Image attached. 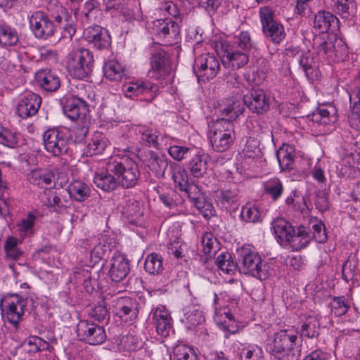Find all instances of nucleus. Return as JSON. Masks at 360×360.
Returning a JSON list of instances; mask_svg holds the SVG:
<instances>
[{"label":"nucleus","mask_w":360,"mask_h":360,"mask_svg":"<svg viewBox=\"0 0 360 360\" xmlns=\"http://www.w3.org/2000/svg\"><path fill=\"white\" fill-rule=\"evenodd\" d=\"M212 148L224 152L230 148L235 139L234 124L225 120H217L210 127L208 135Z\"/></svg>","instance_id":"obj_5"},{"label":"nucleus","mask_w":360,"mask_h":360,"mask_svg":"<svg viewBox=\"0 0 360 360\" xmlns=\"http://www.w3.org/2000/svg\"><path fill=\"white\" fill-rule=\"evenodd\" d=\"M150 65L148 74L151 78L158 80L165 79L171 73L172 64L169 56L162 49L151 53Z\"/></svg>","instance_id":"obj_15"},{"label":"nucleus","mask_w":360,"mask_h":360,"mask_svg":"<svg viewBox=\"0 0 360 360\" xmlns=\"http://www.w3.org/2000/svg\"><path fill=\"white\" fill-rule=\"evenodd\" d=\"M53 175L52 173L42 169L32 170L27 174L28 181L40 188H46L51 186Z\"/></svg>","instance_id":"obj_45"},{"label":"nucleus","mask_w":360,"mask_h":360,"mask_svg":"<svg viewBox=\"0 0 360 360\" xmlns=\"http://www.w3.org/2000/svg\"><path fill=\"white\" fill-rule=\"evenodd\" d=\"M76 332L80 340L91 345L102 344L106 339L104 328L88 320L79 321Z\"/></svg>","instance_id":"obj_12"},{"label":"nucleus","mask_w":360,"mask_h":360,"mask_svg":"<svg viewBox=\"0 0 360 360\" xmlns=\"http://www.w3.org/2000/svg\"><path fill=\"white\" fill-rule=\"evenodd\" d=\"M41 98L39 95L27 92L22 96L18 105L17 113L22 119L36 115L41 106Z\"/></svg>","instance_id":"obj_24"},{"label":"nucleus","mask_w":360,"mask_h":360,"mask_svg":"<svg viewBox=\"0 0 360 360\" xmlns=\"http://www.w3.org/2000/svg\"><path fill=\"white\" fill-rule=\"evenodd\" d=\"M77 121V122L73 128L72 134L75 138V141L77 143H82L87 136L89 127L91 124V118L89 117Z\"/></svg>","instance_id":"obj_56"},{"label":"nucleus","mask_w":360,"mask_h":360,"mask_svg":"<svg viewBox=\"0 0 360 360\" xmlns=\"http://www.w3.org/2000/svg\"><path fill=\"white\" fill-rule=\"evenodd\" d=\"M317 53L328 60L338 63L348 56L347 45L341 39H333L328 37L320 41L316 48Z\"/></svg>","instance_id":"obj_10"},{"label":"nucleus","mask_w":360,"mask_h":360,"mask_svg":"<svg viewBox=\"0 0 360 360\" xmlns=\"http://www.w3.org/2000/svg\"><path fill=\"white\" fill-rule=\"evenodd\" d=\"M240 216L245 222L258 223L262 221V215L258 207L251 203H247L242 207Z\"/></svg>","instance_id":"obj_54"},{"label":"nucleus","mask_w":360,"mask_h":360,"mask_svg":"<svg viewBox=\"0 0 360 360\" xmlns=\"http://www.w3.org/2000/svg\"><path fill=\"white\" fill-rule=\"evenodd\" d=\"M298 63L300 68L304 72L305 76L314 80L318 77L319 70L314 55L309 52L302 53L299 56Z\"/></svg>","instance_id":"obj_36"},{"label":"nucleus","mask_w":360,"mask_h":360,"mask_svg":"<svg viewBox=\"0 0 360 360\" xmlns=\"http://www.w3.org/2000/svg\"><path fill=\"white\" fill-rule=\"evenodd\" d=\"M108 11L122 21H131L135 18L134 11L129 6V0H103Z\"/></svg>","instance_id":"obj_28"},{"label":"nucleus","mask_w":360,"mask_h":360,"mask_svg":"<svg viewBox=\"0 0 360 360\" xmlns=\"http://www.w3.org/2000/svg\"><path fill=\"white\" fill-rule=\"evenodd\" d=\"M262 32L274 44H279L286 36L283 24L274 20V11L269 6H263L259 11Z\"/></svg>","instance_id":"obj_7"},{"label":"nucleus","mask_w":360,"mask_h":360,"mask_svg":"<svg viewBox=\"0 0 360 360\" xmlns=\"http://www.w3.org/2000/svg\"><path fill=\"white\" fill-rule=\"evenodd\" d=\"M19 139L18 134L0 125V144L8 148H14L18 146Z\"/></svg>","instance_id":"obj_61"},{"label":"nucleus","mask_w":360,"mask_h":360,"mask_svg":"<svg viewBox=\"0 0 360 360\" xmlns=\"http://www.w3.org/2000/svg\"><path fill=\"white\" fill-rule=\"evenodd\" d=\"M38 86L46 91H56L60 85V80L56 73L50 70H39L35 74Z\"/></svg>","instance_id":"obj_32"},{"label":"nucleus","mask_w":360,"mask_h":360,"mask_svg":"<svg viewBox=\"0 0 360 360\" xmlns=\"http://www.w3.org/2000/svg\"><path fill=\"white\" fill-rule=\"evenodd\" d=\"M276 157L282 170L292 169L295 157L294 146L290 144H283L278 150Z\"/></svg>","instance_id":"obj_43"},{"label":"nucleus","mask_w":360,"mask_h":360,"mask_svg":"<svg viewBox=\"0 0 360 360\" xmlns=\"http://www.w3.org/2000/svg\"><path fill=\"white\" fill-rule=\"evenodd\" d=\"M264 191L274 201H276L283 195L284 188L282 181L275 177L264 183Z\"/></svg>","instance_id":"obj_51"},{"label":"nucleus","mask_w":360,"mask_h":360,"mask_svg":"<svg viewBox=\"0 0 360 360\" xmlns=\"http://www.w3.org/2000/svg\"><path fill=\"white\" fill-rule=\"evenodd\" d=\"M143 161L156 177H164L168 167L167 159L165 155H159L154 151L148 150L145 152Z\"/></svg>","instance_id":"obj_31"},{"label":"nucleus","mask_w":360,"mask_h":360,"mask_svg":"<svg viewBox=\"0 0 360 360\" xmlns=\"http://www.w3.org/2000/svg\"><path fill=\"white\" fill-rule=\"evenodd\" d=\"M31 31L37 39H48L52 37L56 25L46 13L38 11L32 14L30 18Z\"/></svg>","instance_id":"obj_13"},{"label":"nucleus","mask_w":360,"mask_h":360,"mask_svg":"<svg viewBox=\"0 0 360 360\" xmlns=\"http://www.w3.org/2000/svg\"><path fill=\"white\" fill-rule=\"evenodd\" d=\"M19 41L16 30L6 24H0V46L6 48L15 46Z\"/></svg>","instance_id":"obj_47"},{"label":"nucleus","mask_w":360,"mask_h":360,"mask_svg":"<svg viewBox=\"0 0 360 360\" xmlns=\"http://www.w3.org/2000/svg\"><path fill=\"white\" fill-rule=\"evenodd\" d=\"M158 89L156 84L141 80L125 82L122 86L124 95L132 99L139 96H143L145 99H153L156 95Z\"/></svg>","instance_id":"obj_18"},{"label":"nucleus","mask_w":360,"mask_h":360,"mask_svg":"<svg viewBox=\"0 0 360 360\" xmlns=\"http://www.w3.org/2000/svg\"><path fill=\"white\" fill-rule=\"evenodd\" d=\"M245 106L242 101V97L228 98L219 104L217 112L222 116L219 120H225L233 122V120L243 112Z\"/></svg>","instance_id":"obj_25"},{"label":"nucleus","mask_w":360,"mask_h":360,"mask_svg":"<svg viewBox=\"0 0 360 360\" xmlns=\"http://www.w3.org/2000/svg\"><path fill=\"white\" fill-rule=\"evenodd\" d=\"M152 321L158 335L167 337L173 331V320L165 305L159 304L151 311Z\"/></svg>","instance_id":"obj_20"},{"label":"nucleus","mask_w":360,"mask_h":360,"mask_svg":"<svg viewBox=\"0 0 360 360\" xmlns=\"http://www.w3.org/2000/svg\"><path fill=\"white\" fill-rule=\"evenodd\" d=\"M153 32L165 44H172L179 39L180 25L172 19H158L153 22Z\"/></svg>","instance_id":"obj_16"},{"label":"nucleus","mask_w":360,"mask_h":360,"mask_svg":"<svg viewBox=\"0 0 360 360\" xmlns=\"http://www.w3.org/2000/svg\"><path fill=\"white\" fill-rule=\"evenodd\" d=\"M173 360H198L195 349L184 344L176 345L173 349Z\"/></svg>","instance_id":"obj_57"},{"label":"nucleus","mask_w":360,"mask_h":360,"mask_svg":"<svg viewBox=\"0 0 360 360\" xmlns=\"http://www.w3.org/2000/svg\"><path fill=\"white\" fill-rule=\"evenodd\" d=\"M172 177L176 186L181 191L188 184V178L185 168L177 164L171 165Z\"/></svg>","instance_id":"obj_58"},{"label":"nucleus","mask_w":360,"mask_h":360,"mask_svg":"<svg viewBox=\"0 0 360 360\" xmlns=\"http://www.w3.org/2000/svg\"><path fill=\"white\" fill-rule=\"evenodd\" d=\"M219 69V61L212 54H202L195 60L193 65L194 72L198 79H201L203 82L215 77Z\"/></svg>","instance_id":"obj_14"},{"label":"nucleus","mask_w":360,"mask_h":360,"mask_svg":"<svg viewBox=\"0 0 360 360\" xmlns=\"http://www.w3.org/2000/svg\"><path fill=\"white\" fill-rule=\"evenodd\" d=\"M297 334L294 328L280 330L269 340L266 350L277 360H299L301 350Z\"/></svg>","instance_id":"obj_1"},{"label":"nucleus","mask_w":360,"mask_h":360,"mask_svg":"<svg viewBox=\"0 0 360 360\" xmlns=\"http://www.w3.org/2000/svg\"><path fill=\"white\" fill-rule=\"evenodd\" d=\"M330 8L342 18H348L356 13V6L354 0H330Z\"/></svg>","instance_id":"obj_42"},{"label":"nucleus","mask_w":360,"mask_h":360,"mask_svg":"<svg viewBox=\"0 0 360 360\" xmlns=\"http://www.w3.org/2000/svg\"><path fill=\"white\" fill-rule=\"evenodd\" d=\"M223 54V65L231 70L242 68L248 64L249 55L246 52L231 48L228 41L221 43Z\"/></svg>","instance_id":"obj_19"},{"label":"nucleus","mask_w":360,"mask_h":360,"mask_svg":"<svg viewBox=\"0 0 360 360\" xmlns=\"http://www.w3.org/2000/svg\"><path fill=\"white\" fill-rule=\"evenodd\" d=\"M242 101L253 112L263 113L269 108V98L261 89H252L250 94L243 96Z\"/></svg>","instance_id":"obj_22"},{"label":"nucleus","mask_w":360,"mask_h":360,"mask_svg":"<svg viewBox=\"0 0 360 360\" xmlns=\"http://www.w3.org/2000/svg\"><path fill=\"white\" fill-rule=\"evenodd\" d=\"M239 189L237 184H233L216 192L217 200L225 207H229L238 202Z\"/></svg>","instance_id":"obj_38"},{"label":"nucleus","mask_w":360,"mask_h":360,"mask_svg":"<svg viewBox=\"0 0 360 360\" xmlns=\"http://www.w3.org/2000/svg\"><path fill=\"white\" fill-rule=\"evenodd\" d=\"M215 323L224 331L229 334L238 333L241 328V323L237 321L229 308H220L214 313Z\"/></svg>","instance_id":"obj_27"},{"label":"nucleus","mask_w":360,"mask_h":360,"mask_svg":"<svg viewBox=\"0 0 360 360\" xmlns=\"http://www.w3.org/2000/svg\"><path fill=\"white\" fill-rule=\"evenodd\" d=\"M63 110L66 117L73 121L91 117L86 101L79 95L65 98Z\"/></svg>","instance_id":"obj_17"},{"label":"nucleus","mask_w":360,"mask_h":360,"mask_svg":"<svg viewBox=\"0 0 360 360\" xmlns=\"http://www.w3.org/2000/svg\"><path fill=\"white\" fill-rule=\"evenodd\" d=\"M109 141L105 135L100 131H95L88 145L85 148V153L87 156H93L102 154L107 148Z\"/></svg>","instance_id":"obj_37"},{"label":"nucleus","mask_w":360,"mask_h":360,"mask_svg":"<svg viewBox=\"0 0 360 360\" xmlns=\"http://www.w3.org/2000/svg\"><path fill=\"white\" fill-rule=\"evenodd\" d=\"M110 240L106 235H101L98 238V243L94 247L91 252V259L94 262H98L104 259L105 255L111 250Z\"/></svg>","instance_id":"obj_48"},{"label":"nucleus","mask_w":360,"mask_h":360,"mask_svg":"<svg viewBox=\"0 0 360 360\" xmlns=\"http://www.w3.org/2000/svg\"><path fill=\"white\" fill-rule=\"evenodd\" d=\"M216 264L221 273L233 274L237 269V264L229 252H221L216 259Z\"/></svg>","instance_id":"obj_50"},{"label":"nucleus","mask_w":360,"mask_h":360,"mask_svg":"<svg viewBox=\"0 0 360 360\" xmlns=\"http://www.w3.org/2000/svg\"><path fill=\"white\" fill-rule=\"evenodd\" d=\"M94 56L84 48L72 49L67 56L66 66L70 76L77 79L87 77L93 70Z\"/></svg>","instance_id":"obj_4"},{"label":"nucleus","mask_w":360,"mask_h":360,"mask_svg":"<svg viewBox=\"0 0 360 360\" xmlns=\"http://www.w3.org/2000/svg\"><path fill=\"white\" fill-rule=\"evenodd\" d=\"M70 200L77 202L85 201L91 195V188L86 183L80 180L72 181L65 190Z\"/></svg>","instance_id":"obj_35"},{"label":"nucleus","mask_w":360,"mask_h":360,"mask_svg":"<svg viewBox=\"0 0 360 360\" xmlns=\"http://www.w3.org/2000/svg\"><path fill=\"white\" fill-rule=\"evenodd\" d=\"M129 262L128 259L120 253H115L110 260V268L108 276L113 282L123 281L129 272Z\"/></svg>","instance_id":"obj_29"},{"label":"nucleus","mask_w":360,"mask_h":360,"mask_svg":"<svg viewBox=\"0 0 360 360\" xmlns=\"http://www.w3.org/2000/svg\"><path fill=\"white\" fill-rule=\"evenodd\" d=\"M123 214L129 222L136 226L141 224L143 209L141 202L134 199H129L123 207Z\"/></svg>","instance_id":"obj_39"},{"label":"nucleus","mask_w":360,"mask_h":360,"mask_svg":"<svg viewBox=\"0 0 360 360\" xmlns=\"http://www.w3.org/2000/svg\"><path fill=\"white\" fill-rule=\"evenodd\" d=\"M44 148L54 157L61 156L68 151L69 139L65 131L59 128H51L43 135Z\"/></svg>","instance_id":"obj_9"},{"label":"nucleus","mask_w":360,"mask_h":360,"mask_svg":"<svg viewBox=\"0 0 360 360\" xmlns=\"http://www.w3.org/2000/svg\"><path fill=\"white\" fill-rule=\"evenodd\" d=\"M39 198L44 205L57 212L66 209L71 203L65 191H53L46 189L40 194Z\"/></svg>","instance_id":"obj_21"},{"label":"nucleus","mask_w":360,"mask_h":360,"mask_svg":"<svg viewBox=\"0 0 360 360\" xmlns=\"http://www.w3.org/2000/svg\"><path fill=\"white\" fill-rule=\"evenodd\" d=\"M21 242L20 240L13 236H8L6 238L4 243V250L8 257L17 260L21 257L22 252L18 247V245Z\"/></svg>","instance_id":"obj_62"},{"label":"nucleus","mask_w":360,"mask_h":360,"mask_svg":"<svg viewBox=\"0 0 360 360\" xmlns=\"http://www.w3.org/2000/svg\"><path fill=\"white\" fill-rule=\"evenodd\" d=\"M144 269L152 275L160 274L163 270L162 256L156 252L149 254L145 259Z\"/></svg>","instance_id":"obj_52"},{"label":"nucleus","mask_w":360,"mask_h":360,"mask_svg":"<svg viewBox=\"0 0 360 360\" xmlns=\"http://www.w3.org/2000/svg\"><path fill=\"white\" fill-rule=\"evenodd\" d=\"M207 162L208 155L198 151L191 157L187 168L194 178H202L207 174Z\"/></svg>","instance_id":"obj_33"},{"label":"nucleus","mask_w":360,"mask_h":360,"mask_svg":"<svg viewBox=\"0 0 360 360\" xmlns=\"http://www.w3.org/2000/svg\"><path fill=\"white\" fill-rule=\"evenodd\" d=\"M103 72L105 77L112 82H120L126 77V69L116 60L105 63Z\"/></svg>","instance_id":"obj_44"},{"label":"nucleus","mask_w":360,"mask_h":360,"mask_svg":"<svg viewBox=\"0 0 360 360\" xmlns=\"http://www.w3.org/2000/svg\"><path fill=\"white\" fill-rule=\"evenodd\" d=\"M242 155L245 160L261 158L262 153L259 148V141L252 137L248 138Z\"/></svg>","instance_id":"obj_53"},{"label":"nucleus","mask_w":360,"mask_h":360,"mask_svg":"<svg viewBox=\"0 0 360 360\" xmlns=\"http://www.w3.org/2000/svg\"><path fill=\"white\" fill-rule=\"evenodd\" d=\"M35 220L36 217L32 213H29L25 218L22 219L17 225V231L20 237L23 238L33 233Z\"/></svg>","instance_id":"obj_63"},{"label":"nucleus","mask_w":360,"mask_h":360,"mask_svg":"<svg viewBox=\"0 0 360 360\" xmlns=\"http://www.w3.org/2000/svg\"><path fill=\"white\" fill-rule=\"evenodd\" d=\"M273 233L281 245H287L295 229L292 225L283 218H278L273 221Z\"/></svg>","instance_id":"obj_34"},{"label":"nucleus","mask_w":360,"mask_h":360,"mask_svg":"<svg viewBox=\"0 0 360 360\" xmlns=\"http://www.w3.org/2000/svg\"><path fill=\"white\" fill-rule=\"evenodd\" d=\"M311 240L309 231L304 226H300L297 231L295 229L287 245H289L293 251H300L305 248Z\"/></svg>","instance_id":"obj_40"},{"label":"nucleus","mask_w":360,"mask_h":360,"mask_svg":"<svg viewBox=\"0 0 360 360\" xmlns=\"http://www.w3.org/2000/svg\"><path fill=\"white\" fill-rule=\"evenodd\" d=\"M48 11L58 25L63 29V37L71 39L76 32V17L72 11H68L57 2L50 3Z\"/></svg>","instance_id":"obj_8"},{"label":"nucleus","mask_w":360,"mask_h":360,"mask_svg":"<svg viewBox=\"0 0 360 360\" xmlns=\"http://www.w3.org/2000/svg\"><path fill=\"white\" fill-rule=\"evenodd\" d=\"M26 306L27 300L17 293L4 295L0 299V309L6 320L15 328L22 320Z\"/></svg>","instance_id":"obj_6"},{"label":"nucleus","mask_w":360,"mask_h":360,"mask_svg":"<svg viewBox=\"0 0 360 360\" xmlns=\"http://www.w3.org/2000/svg\"><path fill=\"white\" fill-rule=\"evenodd\" d=\"M109 308L115 316L129 323L135 320L139 314L136 301L127 296L114 297L109 304Z\"/></svg>","instance_id":"obj_11"},{"label":"nucleus","mask_w":360,"mask_h":360,"mask_svg":"<svg viewBox=\"0 0 360 360\" xmlns=\"http://www.w3.org/2000/svg\"><path fill=\"white\" fill-rule=\"evenodd\" d=\"M234 348L238 360H264L263 349L257 344L237 341Z\"/></svg>","instance_id":"obj_30"},{"label":"nucleus","mask_w":360,"mask_h":360,"mask_svg":"<svg viewBox=\"0 0 360 360\" xmlns=\"http://www.w3.org/2000/svg\"><path fill=\"white\" fill-rule=\"evenodd\" d=\"M108 170L117 176L118 185L124 188L134 187L140 177V171L136 162L131 158H117L108 162Z\"/></svg>","instance_id":"obj_2"},{"label":"nucleus","mask_w":360,"mask_h":360,"mask_svg":"<svg viewBox=\"0 0 360 360\" xmlns=\"http://www.w3.org/2000/svg\"><path fill=\"white\" fill-rule=\"evenodd\" d=\"M302 338L314 339L320 334V323L315 317H310L301 324L298 331Z\"/></svg>","instance_id":"obj_46"},{"label":"nucleus","mask_w":360,"mask_h":360,"mask_svg":"<svg viewBox=\"0 0 360 360\" xmlns=\"http://www.w3.org/2000/svg\"><path fill=\"white\" fill-rule=\"evenodd\" d=\"M84 36L87 41L99 50L108 49L111 44V37L108 30L97 25L86 27Z\"/></svg>","instance_id":"obj_23"},{"label":"nucleus","mask_w":360,"mask_h":360,"mask_svg":"<svg viewBox=\"0 0 360 360\" xmlns=\"http://www.w3.org/2000/svg\"><path fill=\"white\" fill-rule=\"evenodd\" d=\"M110 172L108 167L106 171L96 173L93 181L97 188L106 192L114 191L119 186L117 176Z\"/></svg>","instance_id":"obj_41"},{"label":"nucleus","mask_w":360,"mask_h":360,"mask_svg":"<svg viewBox=\"0 0 360 360\" xmlns=\"http://www.w3.org/2000/svg\"><path fill=\"white\" fill-rule=\"evenodd\" d=\"M136 131L137 134L141 136V141L146 143L148 146H152L155 148H158V136L154 129L146 125H139L136 127Z\"/></svg>","instance_id":"obj_55"},{"label":"nucleus","mask_w":360,"mask_h":360,"mask_svg":"<svg viewBox=\"0 0 360 360\" xmlns=\"http://www.w3.org/2000/svg\"><path fill=\"white\" fill-rule=\"evenodd\" d=\"M330 311L335 316L339 317L347 313L350 307L345 296L334 297L330 302Z\"/></svg>","instance_id":"obj_60"},{"label":"nucleus","mask_w":360,"mask_h":360,"mask_svg":"<svg viewBox=\"0 0 360 360\" xmlns=\"http://www.w3.org/2000/svg\"><path fill=\"white\" fill-rule=\"evenodd\" d=\"M201 243L204 254L212 257L219 250V243L211 232H207L202 236Z\"/></svg>","instance_id":"obj_59"},{"label":"nucleus","mask_w":360,"mask_h":360,"mask_svg":"<svg viewBox=\"0 0 360 360\" xmlns=\"http://www.w3.org/2000/svg\"><path fill=\"white\" fill-rule=\"evenodd\" d=\"M238 269L240 273L249 274L260 281L269 276V264L262 261L260 255L250 248H241Z\"/></svg>","instance_id":"obj_3"},{"label":"nucleus","mask_w":360,"mask_h":360,"mask_svg":"<svg viewBox=\"0 0 360 360\" xmlns=\"http://www.w3.org/2000/svg\"><path fill=\"white\" fill-rule=\"evenodd\" d=\"M313 27L319 33L335 32L339 28V20L331 12L319 11L314 15Z\"/></svg>","instance_id":"obj_26"},{"label":"nucleus","mask_w":360,"mask_h":360,"mask_svg":"<svg viewBox=\"0 0 360 360\" xmlns=\"http://www.w3.org/2000/svg\"><path fill=\"white\" fill-rule=\"evenodd\" d=\"M89 316L99 321H103L104 320H108L110 319V313L107 308L106 304L103 301L101 303L91 307L89 309Z\"/></svg>","instance_id":"obj_64"},{"label":"nucleus","mask_w":360,"mask_h":360,"mask_svg":"<svg viewBox=\"0 0 360 360\" xmlns=\"http://www.w3.org/2000/svg\"><path fill=\"white\" fill-rule=\"evenodd\" d=\"M231 48L240 50L243 52L249 53L253 47L250 34L247 31H242L239 34L233 37L231 41H228Z\"/></svg>","instance_id":"obj_49"}]
</instances>
